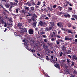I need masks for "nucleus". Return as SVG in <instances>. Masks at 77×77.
<instances>
[{
    "instance_id": "1",
    "label": "nucleus",
    "mask_w": 77,
    "mask_h": 77,
    "mask_svg": "<svg viewBox=\"0 0 77 77\" xmlns=\"http://www.w3.org/2000/svg\"><path fill=\"white\" fill-rule=\"evenodd\" d=\"M39 24L41 26H43L44 27L47 26L46 23H45V22L42 21H40L39 22Z\"/></svg>"
},
{
    "instance_id": "2",
    "label": "nucleus",
    "mask_w": 77,
    "mask_h": 77,
    "mask_svg": "<svg viewBox=\"0 0 77 77\" xmlns=\"http://www.w3.org/2000/svg\"><path fill=\"white\" fill-rule=\"evenodd\" d=\"M22 23H18V25L17 26V27L20 29H21L22 30L23 29V28L21 27V26H22Z\"/></svg>"
},
{
    "instance_id": "3",
    "label": "nucleus",
    "mask_w": 77,
    "mask_h": 77,
    "mask_svg": "<svg viewBox=\"0 0 77 77\" xmlns=\"http://www.w3.org/2000/svg\"><path fill=\"white\" fill-rule=\"evenodd\" d=\"M34 31H33V30L32 29H30L29 30L28 32L30 34V35H33Z\"/></svg>"
},
{
    "instance_id": "4",
    "label": "nucleus",
    "mask_w": 77,
    "mask_h": 77,
    "mask_svg": "<svg viewBox=\"0 0 77 77\" xmlns=\"http://www.w3.org/2000/svg\"><path fill=\"white\" fill-rule=\"evenodd\" d=\"M56 32V31H54L52 32L53 34H52L51 35V37H54V38H55L56 37V34H55V32Z\"/></svg>"
},
{
    "instance_id": "5",
    "label": "nucleus",
    "mask_w": 77,
    "mask_h": 77,
    "mask_svg": "<svg viewBox=\"0 0 77 77\" xmlns=\"http://www.w3.org/2000/svg\"><path fill=\"white\" fill-rule=\"evenodd\" d=\"M72 59L73 60H77V57H76V56H75V55H73L72 56Z\"/></svg>"
},
{
    "instance_id": "6",
    "label": "nucleus",
    "mask_w": 77,
    "mask_h": 77,
    "mask_svg": "<svg viewBox=\"0 0 77 77\" xmlns=\"http://www.w3.org/2000/svg\"><path fill=\"white\" fill-rule=\"evenodd\" d=\"M65 39L66 41L67 40H69V41H71L72 40V38H68V36H66L65 37Z\"/></svg>"
},
{
    "instance_id": "7",
    "label": "nucleus",
    "mask_w": 77,
    "mask_h": 77,
    "mask_svg": "<svg viewBox=\"0 0 77 77\" xmlns=\"http://www.w3.org/2000/svg\"><path fill=\"white\" fill-rule=\"evenodd\" d=\"M57 25L58 27H62V23L61 22H59L57 23Z\"/></svg>"
},
{
    "instance_id": "8",
    "label": "nucleus",
    "mask_w": 77,
    "mask_h": 77,
    "mask_svg": "<svg viewBox=\"0 0 77 77\" xmlns=\"http://www.w3.org/2000/svg\"><path fill=\"white\" fill-rule=\"evenodd\" d=\"M64 17H65L66 18H70L71 15L69 14H67V15H64Z\"/></svg>"
},
{
    "instance_id": "9",
    "label": "nucleus",
    "mask_w": 77,
    "mask_h": 77,
    "mask_svg": "<svg viewBox=\"0 0 77 77\" xmlns=\"http://www.w3.org/2000/svg\"><path fill=\"white\" fill-rule=\"evenodd\" d=\"M73 74L74 75H75L77 74V71L73 69V70H72Z\"/></svg>"
},
{
    "instance_id": "10",
    "label": "nucleus",
    "mask_w": 77,
    "mask_h": 77,
    "mask_svg": "<svg viewBox=\"0 0 77 77\" xmlns=\"http://www.w3.org/2000/svg\"><path fill=\"white\" fill-rule=\"evenodd\" d=\"M30 8L31 9V10H29V12H32V11H33L35 10V8L33 7H31Z\"/></svg>"
},
{
    "instance_id": "11",
    "label": "nucleus",
    "mask_w": 77,
    "mask_h": 77,
    "mask_svg": "<svg viewBox=\"0 0 77 77\" xmlns=\"http://www.w3.org/2000/svg\"><path fill=\"white\" fill-rule=\"evenodd\" d=\"M54 66L56 67V68H60V66L59 65V64L57 63L54 65Z\"/></svg>"
},
{
    "instance_id": "12",
    "label": "nucleus",
    "mask_w": 77,
    "mask_h": 77,
    "mask_svg": "<svg viewBox=\"0 0 77 77\" xmlns=\"http://www.w3.org/2000/svg\"><path fill=\"white\" fill-rule=\"evenodd\" d=\"M68 30H66V32H68V33H71V34H72L73 33L71 32V30H70V29H68Z\"/></svg>"
},
{
    "instance_id": "13",
    "label": "nucleus",
    "mask_w": 77,
    "mask_h": 77,
    "mask_svg": "<svg viewBox=\"0 0 77 77\" xmlns=\"http://www.w3.org/2000/svg\"><path fill=\"white\" fill-rule=\"evenodd\" d=\"M62 50H63V51H65L66 50V49L65 46L62 47Z\"/></svg>"
},
{
    "instance_id": "14",
    "label": "nucleus",
    "mask_w": 77,
    "mask_h": 77,
    "mask_svg": "<svg viewBox=\"0 0 77 77\" xmlns=\"http://www.w3.org/2000/svg\"><path fill=\"white\" fill-rule=\"evenodd\" d=\"M48 10L49 11H53V8H50V7H48L47 8Z\"/></svg>"
},
{
    "instance_id": "15",
    "label": "nucleus",
    "mask_w": 77,
    "mask_h": 77,
    "mask_svg": "<svg viewBox=\"0 0 77 77\" xmlns=\"http://www.w3.org/2000/svg\"><path fill=\"white\" fill-rule=\"evenodd\" d=\"M43 48L45 50H47V48H48V47L47 46H46L45 45H43Z\"/></svg>"
},
{
    "instance_id": "16",
    "label": "nucleus",
    "mask_w": 77,
    "mask_h": 77,
    "mask_svg": "<svg viewBox=\"0 0 77 77\" xmlns=\"http://www.w3.org/2000/svg\"><path fill=\"white\" fill-rule=\"evenodd\" d=\"M0 6H1V7H2V8H3V9L4 11H5V12H8V11H7L6 10V8H3V6L0 5Z\"/></svg>"
},
{
    "instance_id": "17",
    "label": "nucleus",
    "mask_w": 77,
    "mask_h": 77,
    "mask_svg": "<svg viewBox=\"0 0 77 77\" xmlns=\"http://www.w3.org/2000/svg\"><path fill=\"white\" fill-rule=\"evenodd\" d=\"M37 23V22H36V21L35 20L34 22L33 23V25L35 27H36V23Z\"/></svg>"
},
{
    "instance_id": "18",
    "label": "nucleus",
    "mask_w": 77,
    "mask_h": 77,
    "mask_svg": "<svg viewBox=\"0 0 77 77\" xmlns=\"http://www.w3.org/2000/svg\"><path fill=\"white\" fill-rule=\"evenodd\" d=\"M5 6L6 8H9V6H10V5L9 4H7L5 5Z\"/></svg>"
},
{
    "instance_id": "19",
    "label": "nucleus",
    "mask_w": 77,
    "mask_h": 77,
    "mask_svg": "<svg viewBox=\"0 0 77 77\" xmlns=\"http://www.w3.org/2000/svg\"><path fill=\"white\" fill-rule=\"evenodd\" d=\"M29 3V2H27L25 4V5H28V6H31V4Z\"/></svg>"
},
{
    "instance_id": "20",
    "label": "nucleus",
    "mask_w": 77,
    "mask_h": 77,
    "mask_svg": "<svg viewBox=\"0 0 77 77\" xmlns=\"http://www.w3.org/2000/svg\"><path fill=\"white\" fill-rule=\"evenodd\" d=\"M56 44L57 45H60V42L59 41V40H57L56 41Z\"/></svg>"
},
{
    "instance_id": "21",
    "label": "nucleus",
    "mask_w": 77,
    "mask_h": 77,
    "mask_svg": "<svg viewBox=\"0 0 77 77\" xmlns=\"http://www.w3.org/2000/svg\"><path fill=\"white\" fill-rule=\"evenodd\" d=\"M72 18H74V17H75V18H76L77 17V15H75V14L72 15Z\"/></svg>"
},
{
    "instance_id": "22",
    "label": "nucleus",
    "mask_w": 77,
    "mask_h": 77,
    "mask_svg": "<svg viewBox=\"0 0 77 77\" xmlns=\"http://www.w3.org/2000/svg\"><path fill=\"white\" fill-rule=\"evenodd\" d=\"M68 26L69 27H71V26H72V24L71 23H68Z\"/></svg>"
},
{
    "instance_id": "23",
    "label": "nucleus",
    "mask_w": 77,
    "mask_h": 77,
    "mask_svg": "<svg viewBox=\"0 0 77 77\" xmlns=\"http://www.w3.org/2000/svg\"><path fill=\"white\" fill-rule=\"evenodd\" d=\"M29 51H31V52H32V53H33V52H35L36 51H35V50L34 49H30Z\"/></svg>"
},
{
    "instance_id": "24",
    "label": "nucleus",
    "mask_w": 77,
    "mask_h": 77,
    "mask_svg": "<svg viewBox=\"0 0 77 77\" xmlns=\"http://www.w3.org/2000/svg\"><path fill=\"white\" fill-rule=\"evenodd\" d=\"M62 12H58L57 13V14L58 15H62Z\"/></svg>"
},
{
    "instance_id": "25",
    "label": "nucleus",
    "mask_w": 77,
    "mask_h": 77,
    "mask_svg": "<svg viewBox=\"0 0 77 77\" xmlns=\"http://www.w3.org/2000/svg\"><path fill=\"white\" fill-rule=\"evenodd\" d=\"M66 54H70L71 53V51L70 50H68L67 52H66Z\"/></svg>"
},
{
    "instance_id": "26",
    "label": "nucleus",
    "mask_w": 77,
    "mask_h": 77,
    "mask_svg": "<svg viewBox=\"0 0 77 77\" xmlns=\"http://www.w3.org/2000/svg\"><path fill=\"white\" fill-rule=\"evenodd\" d=\"M45 29V31H47V32H48V31H49V29L48 27H46V28Z\"/></svg>"
},
{
    "instance_id": "27",
    "label": "nucleus",
    "mask_w": 77,
    "mask_h": 77,
    "mask_svg": "<svg viewBox=\"0 0 77 77\" xmlns=\"http://www.w3.org/2000/svg\"><path fill=\"white\" fill-rule=\"evenodd\" d=\"M22 12L23 14H26V12L24 10H22Z\"/></svg>"
},
{
    "instance_id": "28",
    "label": "nucleus",
    "mask_w": 77,
    "mask_h": 77,
    "mask_svg": "<svg viewBox=\"0 0 77 77\" xmlns=\"http://www.w3.org/2000/svg\"><path fill=\"white\" fill-rule=\"evenodd\" d=\"M15 2H16L15 4L16 5H17V3H18V1L17 0H14Z\"/></svg>"
},
{
    "instance_id": "29",
    "label": "nucleus",
    "mask_w": 77,
    "mask_h": 77,
    "mask_svg": "<svg viewBox=\"0 0 77 77\" xmlns=\"http://www.w3.org/2000/svg\"><path fill=\"white\" fill-rule=\"evenodd\" d=\"M23 32H27V29H26V28H23Z\"/></svg>"
},
{
    "instance_id": "30",
    "label": "nucleus",
    "mask_w": 77,
    "mask_h": 77,
    "mask_svg": "<svg viewBox=\"0 0 77 77\" xmlns=\"http://www.w3.org/2000/svg\"><path fill=\"white\" fill-rule=\"evenodd\" d=\"M46 59L47 60H50V59L48 58V56H46Z\"/></svg>"
},
{
    "instance_id": "31",
    "label": "nucleus",
    "mask_w": 77,
    "mask_h": 77,
    "mask_svg": "<svg viewBox=\"0 0 77 77\" xmlns=\"http://www.w3.org/2000/svg\"><path fill=\"white\" fill-rule=\"evenodd\" d=\"M45 20H48L49 19V18L48 17H45L44 18Z\"/></svg>"
},
{
    "instance_id": "32",
    "label": "nucleus",
    "mask_w": 77,
    "mask_h": 77,
    "mask_svg": "<svg viewBox=\"0 0 77 77\" xmlns=\"http://www.w3.org/2000/svg\"><path fill=\"white\" fill-rule=\"evenodd\" d=\"M49 31H50V30H51V29H52V27L50 26L49 28Z\"/></svg>"
},
{
    "instance_id": "33",
    "label": "nucleus",
    "mask_w": 77,
    "mask_h": 77,
    "mask_svg": "<svg viewBox=\"0 0 77 77\" xmlns=\"http://www.w3.org/2000/svg\"><path fill=\"white\" fill-rule=\"evenodd\" d=\"M28 21L29 23H30L32 22V20H31V19H29L28 20Z\"/></svg>"
},
{
    "instance_id": "34",
    "label": "nucleus",
    "mask_w": 77,
    "mask_h": 77,
    "mask_svg": "<svg viewBox=\"0 0 77 77\" xmlns=\"http://www.w3.org/2000/svg\"><path fill=\"white\" fill-rule=\"evenodd\" d=\"M1 22L2 23V24H6V23H5V21L3 20H1Z\"/></svg>"
},
{
    "instance_id": "35",
    "label": "nucleus",
    "mask_w": 77,
    "mask_h": 77,
    "mask_svg": "<svg viewBox=\"0 0 77 77\" xmlns=\"http://www.w3.org/2000/svg\"><path fill=\"white\" fill-rule=\"evenodd\" d=\"M25 10H27V11H29V8L26 7V8H25Z\"/></svg>"
},
{
    "instance_id": "36",
    "label": "nucleus",
    "mask_w": 77,
    "mask_h": 77,
    "mask_svg": "<svg viewBox=\"0 0 77 77\" xmlns=\"http://www.w3.org/2000/svg\"><path fill=\"white\" fill-rule=\"evenodd\" d=\"M32 5H36V4L35 3V2H34L33 1H32Z\"/></svg>"
},
{
    "instance_id": "37",
    "label": "nucleus",
    "mask_w": 77,
    "mask_h": 77,
    "mask_svg": "<svg viewBox=\"0 0 77 77\" xmlns=\"http://www.w3.org/2000/svg\"><path fill=\"white\" fill-rule=\"evenodd\" d=\"M68 9L69 10H70V11H71L72 10V8L71 7H70V8L69 7V8H68Z\"/></svg>"
},
{
    "instance_id": "38",
    "label": "nucleus",
    "mask_w": 77,
    "mask_h": 77,
    "mask_svg": "<svg viewBox=\"0 0 77 77\" xmlns=\"http://www.w3.org/2000/svg\"><path fill=\"white\" fill-rule=\"evenodd\" d=\"M51 40L52 41H54L55 40V38H51Z\"/></svg>"
},
{
    "instance_id": "39",
    "label": "nucleus",
    "mask_w": 77,
    "mask_h": 77,
    "mask_svg": "<svg viewBox=\"0 0 77 77\" xmlns=\"http://www.w3.org/2000/svg\"><path fill=\"white\" fill-rule=\"evenodd\" d=\"M58 7L60 8L59 10L60 11H62V8L61 7H60V6H59Z\"/></svg>"
},
{
    "instance_id": "40",
    "label": "nucleus",
    "mask_w": 77,
    "mask_h": 77,
    "mask_svg": "<svg viewBox=\"0 0 77 77\" xmlns=\"http://www.w3.org/2000/svg\"><path fill=\"white\" fill-rule=\"evenodd\" d=\"M56 37H57V38H61V36H60L59 35H57L56 36Z\"/></svg>"
},
{
    "instance_id": "41",
    "label": "nucleus",
    "mask_w": 77,
    "mask_h": 77,
    "mask_svg": "<svg viewBox=\"0 0 77 77\" xmlns=\"http://www.w3.org/2000/svg\"><path fill=\"white\" fill-rule=\"evenodd\" d=\"M61 30H64V31H66V30L65 29V28H61Z\"/></svg>"
},
{
    "instance_id": "42",
    "label": "nucleus",
    "mask_w": 77,
    "mask_h": 77,
    "mask_svg": "<svg viewBox=\"0 0 77 77\" xmlns=\"http://www.w3.org/2000/svg\"><path fill=\"white\" fill-rule=\"evenodd\" d=\"M72 14H75V10H73L72 11Z\"/></svg>"
},
{
    "instance_id": "43",
    "label": "nucleus",
    "mask_w": 77,
    "mask_h": 77,
    "mask_svg": "<svg viewBox=\"0 0 77 77\" xmlns=\"http://www.w3.org/2000/svg\"><path fill=\"white\" fill-rule=\"evenodd\" d=\"M72 64L71 65V66H74V63L73 62H72Z\"/></svg>"
},
{
    "instance_id": "44",
    "label": "nucleus",
    "mask_w": 77,
    "mask_h": 77,
    "mask_svg": "<svg viewBox=\"0 0 77 77\" xmlns=\"http://www.w3.org/2000/svg\"><path fill=\"white\" fill-rule=\"evenodd\" d=\"M40 4H41V3L40 2L38 1V3L37 4V5H40Z\"/></svg>"
},
{
    "instance_id": "45",
    "label": "nucleus",
    "mask_w": 77,
    "mask_h": 77,
    "mask_svg": "<svg viewBox=\"0 0 77 77\" xmlns=\"http://www.w3.org/2000/svg\"><path fill=\"white\" fill-rule=\"evenodd\" d=\"M71 20L72 21H75V19H74V18H71Z\"/></svg>"
},
{
    "instance_id": "46",
    "label": "nucleus",
    "mask_w": 77,
    "mask_h": 77,
    "mask_svg": "<svg viewBox=\"0 0 77 77\" xmlns=\"http://www.w3.org/2000/svg\"><path fill=\"white\" fill-rule=\"evenodd\" d=\"M16 13H18V10L17 9H16Z\"/></svg>"
},
{
    "instance_id": "47",
    "label": "nucleus",
    "mask_w": 77,
    "mask_h": 77,
    "mask_svg": "<svg viewBox=\"0 0 77 77\" xmlns=\"http://www.w3.org/2000/svg\"><path fill=\"white\" fill-rule=\"evenodd\" d=\"M42 35V36H43V38H46L47 37L46 36V35Z\"/></svg>"
},
{
    "instance_id": "48",
    "label": "nucleus",
    "mask_w": 77,
    "mask_h": 77,
    "mask_svg": "<svg viewBox=\"0 0 77 77\" xmlns=\"http://www.w3.org/2000/svg\"><path fill=\"white\" fill-rule=\"evenodd\" d=\"M10 4L11 5H14V3H13V2H10Z\"/></svg>"
},
{
    "instance_id": "49",
    "label": "nucleus",
    "mask_w": 77,
    "mask_h": 77,
    "mask_svg": "<svg viewBox=\"0 0 77 77\" xmlns=\"http://www.w3.org/2000/svg\"><path fill=\"white\" fill-rule=\"evenodd\" d=\"M53 8H56V5H54L53 6Z\"/></svg>"
},
{
    "instance_id": "50",
    "label": "nucleus",
    "mask_w": 77,
    "mask_h": 77,
    "mask_svg": "<svg viewBox=\"0 0 77 77\" xmlns=\"http://www.w3.org/2000/svg\"><path fill=\"white\" fill-rule=\"evenodd\" d=\"M72 27L73 29H75L76 28L75 26H72Z\"/></svg>"
},
{
    "instance_id": "51",
    "label": "nucleus",
    "mask_w": 77,
    "mask_h": 77,
    "mask_svg": "<svg viewBox=\"0 0 77 77\" xmlns=\"http://www.w3.org/2000/svg\"><path fill=\"white\" fill-rule=\"evenodd\" d=\"M44 41L45 42H47V39H45L44 40Z\"/></svg>"
},
{
    "instance_id": "52",
    "label": "nucleus",
    "mask_w": 77,
    "mask_h": 77,
    "mask_svg": "<svg viewBox=\"0 0 77 77\" xmlns=\"http://www.w3.org/2000/svg\"><path fill=\"white\" fill-rule=\"evenodd\" d=\"M67 56H68V57H70V58H71L72 57L71 56L69 55H68Z\"/></svg>"
},
{
    "instance_id": "53",
    "label": "nucleus",
    "mask_w": 77,
    "mask_h": 77,
    "mask_svg": "<svg viewBox=\"0 0 77 77\" xmlns=\"http://www.w3.org/2000/svg\"><path fill=\"white\" fill-rule=\"evenodd\" d=\"M65 72H67V74H68V73H69V71L68 70H67Z\"/></svg>"
},
{
    "instance_id": "54",
    "label": "nucleus",
    "mask_w": 77,
    "mask_h": 77,
    "mask_svg": "<svg viewBox=\"0 0 77 77\" xmlns=\"http://www.w3.org/2000/svg\"><path fill=\"white\" fill-rule=\"evenodd\" d=\"M28 15H26L27 17H29V16H30V13H28Z\"/></svg>"
},
{
    "instance_id": "55",
    "label": "nucleus",
    "mask_w": 77,
    "mask_h": 77,
    "mask_svg": "<svg viewBox=\"0 0 77 77\" xmlns=\"http://www.w3.org/2000/svg\"><path fill=\"white\" fill-rule=\"evenodd\" d=\"M48 16L49 17H51V15L50 14H48Z\"/></svg>"
},
{
    "instance_id": "56",
    "label": "nucleus",
    "mask_w": 77,
    "mask_h": 77,
    "mask_svg": "<svg viewBox=\"0 0 77 77\" xmlns=\"http://www.w3.org/2000/svg\"><path fill=\"white\" fill-rule=\"evenodd\" d=\"M66 2L67 5H69V2L68 1H66Z\"/></svg>"
},
{
    "instance_id": "57",
    "label": "nucleus",
    "mask_w": 77,
    "mask_h": 77,
    "mask_svg": "<svg viewBox=\"0 0 77 77\" xmlns=\"http://www.w3.org/2000/svg\"><path fill=\"white\" fill-rule=\"evenodd\" d=\"M9 11H10V12H12V10H11V8H9Z\"/></svg>"
},
{
    "instance_id": "58",
    "label": "nucleus",
    "mask_w": 77,
    "mask_h": 77,
    "mask_svg": "<svg viewBox=\"0 0 77 77\" xmlns=\"http://www.w3.org/2000/svg\"><path fill=\"white\" fill-rule=\"evenodd\" d=\"M67 63H69L70 61H69V59H67Z\"/></svg>"
},
{
    "instance_id": "59",
    "label": "nucleus",
    "mask_w": 77,
    "mask_h": 77,
    "mask_svg": "<svg viewBox=\"0 0 77 77\" xmlns=\"http://www.w3.org/2000/svg\"><path fill=\"white\" fill-rule=\"evenodd\" d=\"M62 54H63V53H62V52H61L60 55V56H62Z\"/></svg>"
},
{
    "instance_id": "60",
    "label": "nucleus",
    "mask_w": 77,
    "mask_h": 77,
    "mask_svg": "<svg viewBox=\"0 0 77 77\" xmlns=\"http://www.w3.org/2000/svg\"><path fill=\"white\" fill-rule=\"evenodd\" d=\"M10 9H11V8H12V7H13V6L12 5H11V6H10Z\"/></svg>"
},
{
    "instance_id": "61",
    "label": "nucleus",
    "mask_w": 77,
    "mask_h": 77,
    "mask_svg": "<svg viewBox=\"0 0 77 77\" xmlns=\"http://www.w3.org/2000/svg\"><path fill=\"white\" fill-rule=\"evenodd\" d=\"M35 30H38V27H36L35 28Z\"/></svg>"
},
{
    "instance_id": "62",
    "label": "nucleus",
    "mask_w": 77,
    "mask_h": 77,
    "mask_svg": "<svg viewBox=\"0 0 77 77\" xmlns=\"http://www.w3.org/2000/svg\"><path fill=\"white\" fill-rule=\"evenodd\" d=\"M71 76L72 77H75V76H74V75H73L72 74L71 75Z\"/></svg>"
},
{
    "instance_id": "63",
    "label": "nucleus",
    "mask_w": 77,
    "mask_h": 77,
    "mask_svg": "<svg viewBox=\"0 0 77 77\" xmlns=\"http://www.w3.org/2000/svg\"><path fill=\"white\" fill-rule=\"evenodd\" d=\"M69 5L70 6H73V5H72L71 4H69Z\"/></svg>"
},
{
    "instance_id": "64",
    "label": "nucleus",
    "mask_w": 77,
    "mask_h": 77,
    "mask_svg": "<svg viewBox=\"0 0 77 77\" xmlns=\"http://www.w3.org/2000/svg\"><path fill=\"white\" fill-rule=\"evenodd\" d=\"M45 32H42V34H45Z\"/></svg>"
}]
</instances>
